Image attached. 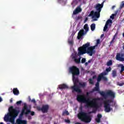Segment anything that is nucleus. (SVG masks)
<instances>
[{"mask_svg":"<svg viewBox=\"0 0 124 124\" xmlns=\"http://www.w3.org/2000/svg\"><path fill=\"white\" fill-rule=\"evenodd\" d=\"M77 100L78 102H83V103H86V106L88 108H93V111L90 113H95L97 109L99 108V105L97 102V99L96 98H93L92 100L89 98L87 99L86 98V96L84 94H78L77 95Z\"/></svg>","mask_w":124,"mask_h":124,"instance_id":"obj_1","label":"nucleus"},{"mask_svg":"<svg viewBox=\"0 0 124 124\" xmlns=\"http://www.w3.org/2000/svg\"><path fill=\"white\" fill-rule=\"evenodd\" d=\"M70 71L72 74L73 81L74 82V86L71 87L72 92L75 93V92H78V93H81V90L77 85V84L79 83V79L75 77L80 75L79 68L77 66H73L70 68Z\"/></svg>","mask_w":124,"mask_h":124,"instance_id":"obj_2","label":"nucleus"},{"mask_svg":"<svg viewBox=\"0 0 124 124\" xmlns=\"http://www.w3.org/2000/svg\"><path fill=\"white\" fill-rule=\"evenodd\" d=\"M9 113L4 116V121L9 122L12 124H15V119L18 117L20 110L17 109V108H14L13 106H11L9 109Z\"/></svg>","mask_w":124,"mask_h":124,"instance_id":"obj_3","label":"nucleus"},{"mask_svg":"<svg viewBox=\"0 0 124 124\" xmlns=\"http://www.w3.org/2000/svg\"><path fill=\"white\" fill-rule=\"evenodd\" d=\"M90 43L88 42L85 45H83L82 46H80L78 48V56H81V55H84V54H88L92 57L93 55L95 54V46H90Z\"/></svg>","mask_w":124,"mask_h":124,"instance_id":"obj_4","label":"nucleus"},{"mask_svg":"<svg viewBox=\"0 0 124 124\" xmlns=\"http://www.w3.org/2000/svg\"><path fill=\"white\" fill-rule=\"evenodd\" d=\"M104 2H105V0H104L101 4L98 3L96 4L94 6V8L96 9V12L92 11L89 16H92L93 18H99V17H100V12H101V10L103 7V5H104Z\"/></svg>","mask_w":124,"mask_h":124,"instance_id":"obj_5","label":"nucleus"},{"mask_svg":"<svg viewBox=\"0 0 124 124\" xmlns=\"http://www.w3.org/2000/svg\"><path fill=\"white\" fill-rule=\"evenodd\" d=\"M116 101L113 99H108L104 101V107L105 108V111L106 113H109L111 111H113V108L111 107H117Z\"/></svg>","mask_w":124,"mask_h":124,"instance_id":"obj_6","label":"nucleus"},{"mask_svg":"<svg viewBox=\"0 0 124 124\" xmlns=\"http://www.w3.org/2000/svg\"><path fill=\"white\" fill-rule=\"evenodd\" d=\"M99 87H95L93 90H92V93H93V92H99V93L104 97V98H107L108 96H109L111 98H115V93L113 92L111 90L108 91L106 93L103 91H100Z\"/></svg>","mask_w":124,"mask_h":124,"instance_id":"obj_7","label":"nucleus"},{"mask_svg":"<svg viewBox=\"0 0 124 124\" xmlns=\"http://www.w3.org/2000/svg\"><path fill=\"white\" fill-rule=\"evenodd\" d=\"M78 118L80 120L81 122H84L86 124H89L92 122V117L88 115V113L82 111H80L78 114Z\"/></svg>","mask_w":124,"mask_h":124,"instance_id":"obj_8","label":"nucleus"},{"mask_svg":"<svg viewBox=\"0 0 124 124\" xmlns=\"http://www.w3.org/2000/svg\"><path fill=\"white\" fill-rule=\"evenodd\" d=\"M36 108L38 111H42L43 113H47L48 110H49V105H44L42 108L40 106H37Z\"/></svg>","mask_w":124,"mask_h":124,"instance_id":"obj_9","label":"nucleus"},{"mask_svg":"<svg viewBox=\"0 0 124 124\" xmlns=\"http://www.w3.org/2000/svg\"><path fill=\"white\" fill-rule=\"evenodd\" d=\"M30 112L31 110L28 109V106L26 105H25L21 111V113L20 114V117H23L24 114L28 115Z\"/></svg>","mask_w":124,"mask_h":124,"instance_id":"obj_10","label":"nucleus"},{"mask_svg":"<svg viewBox=\"0 0 124 124\" xmlns=\"http://www.w3.org/2000/svg\"><path fill=\"white\" fill-rule=\"evenodd\" d=\"M124 57V53H117L116 56V60L117 61H119L120 62H124V58H123Z\"/></svg>","mask_w":124,"mask_h":124,"instance_id":"obj_11","label":"nucleus"},{"mask_svg":"<svg viewBox=\"0 0 124 124\" xmlns=\"http://www.w3.org/2000/svg\"><path fill=\"white\" fill-rule=\"evenodd\" d=\"M77 86H78V89H80L81 92H76V93H82V90H81L80 88H85V87H86V86H87V83L79 82V80H78V82L77 83Z\"/></svg>","mask_w":124,"mask_h":124,"instance_id":"obj_12","label":"nucleus"},{"mask_svg":"<svg viewBox=\"0 0 124 124\" xmlns=\"http://www.w3.org/2000/svg\"><path fill=\"white\" fill-rule=\"evenodd\" d=\"M85 33H85V31H84V29H82L80 30L78 34V36H77L78 39H81L82 36H83V35H84Z\"/></svg>","mask_w":124,"mask_h":124,"instance_id":"obj_13","label":"nucleus"},{"mask_svg":"<svg viewBox=\"0 0 124 124\" xmlns=\"http://www.w3.org/2000/svg\"><path fill=\"white\" fill-rule=\"evenodd\" d=\"M108 73L106 72H102L99 75L97 79V82H100L101 81V79H102V77H103V75H107Z\"/></svg>","mask_w":124,"mask_h":124,"instance_id":"obj_14","label":"nucleus"},{"mask_svg":"<svg viewBox=\"0 0 124 124\" xmlns=\"http://www.w3.org/2000/svg\"><path fill=\"white\" fill-rule=\"evenodd\" d=\"M16 123L17 124H27L28 122L26 120H23L20 118L16 120Z\"/></svg>","mask_w":124,"mask_h":124,"instance_id":"obj_15","label":"nucleus"},{"mask_svg":"<svg viewBox=\"0 0 124 124\" xmlns=\"http://www.w3.org/2000/svg\"><path fill=\"white\" fill-rule=\"evenodd\" d=\"M59 88L60 90H65V89H68V86L65 84H63L59 85Z\"/></svg>","mask_w":124,"mask_h":124,"instance_id":"obj_16","label":"nucleus"},{"mask_svg":"<svg viewBox=\"0 0 124 124\" xmlns=\"http://www.w3.org/2000/svg\"><path fill=\"white\" fill-rule=\"evenodd\" d=\"M82 11V9H81L80 7L77 8L75 10L73 11V14L74 15H76V14H78L79 12H81Z\"/></svg>","mask_w":124,"mask_h":124,"instance_id":"obj_17","label":"nucleus"},{"mask_svg":"<svg viewBox=\"0 0 124 124\" xmlns=\"http://www.w3.org/2000/svg\"><path fill=\"white\" fill-rule=\"evenodd\" d=\"M13 92L15 95H18V94L20 93L18 88H14L13 90Z\"/></svg>","mask_w":124,"mask_h":124,"instance_id":"obj_18","label":"nucleus"},{"mask_svg":"<svg viewBox=\"0 0 124 124\" xmlns=\"http://www.w3.org/2000/svg\"><path fill=\"white\" fill-rule=\"evenodd\" d=\"M73 59H74V62L76 63H80L81 62V57H79L78 59L76 57H73Z\"/></svg>","mask_w":124,"mask_h":124,"instance_id":"obj_19","label":"nucleus"},{"mask_svg":"<svg viewBox=\"0 0 124 124\" xmlns=\"http://www.w3.org/2000/svg\"><path fill=\"white\" fill-rule=\"evenodd\" d=\"M83 28L85 31V33H87L88 31H89V26L88 25V24H85Z\"/></svg>","mask_w":124,"mask_h":124,"instance_id":"obj_20","label":"nucleus"},{"mask_svg":"<svg viewBox=\"0 0 124 124\" xmlns=\"http://www.w3.org/2000/svg\"><path fill=\"white\" fill-rule=\"evenodd\" d=\"M112 76L113 78H116L117 77V71L112 70Z\"/></svg>","mask_w":124,"mask_h":124,"instance_id":"obj_21","label":"nucleus"},{"mask_svg":"<svg viewBox=\"0 0 124 124\" xmlns=\"http://www.w3.org/2000/svg\"><path fill=\"white\" fill-rule=\"evenodd\" d=\"M91 29L92 31H93L95 30V24L93 23L91 25Z\"/></svg>","mask_w":124,"mask_h":124,"instance_id":"obj_22","label":"nucleus"},{"mask_svg":"<svg viewBox=\"0 0 124 124\" xmlns=\"http://www.w3.org/2000/svg\"><path fill=\"white\" fill-rule=\"evenodd\" d=\"M116 37H117V34H115L114 36L113 37L111 41L110 42V44H112L115 42V39H116Z\"/></svg>","mask_w":124,"mask_h":124,"instance_id":"obj_23","label":"nucleus"},{"mask_svg":"<svg viewBox=\"0 0 124 124\" xmlns=\"http://www.w3.org/2000/svg\"><path fill=\"white\" fill-rule=\"evenodd\" d=\"M62 116H65V115L66 116H68L69 115V112H68V111L65 110V111H62Z\"/></svg>","mask_w":124,"mask_h":124,"instance_id":"obj_24","label":"nucleus"},{"mask_svg":"<svg viewBox=\"0 0 124 124\" xmlns=\"http://www.w3.org/2000/svg\"><path fill=\"white\" fill-rule=\"evenodd\" d=\"M119 66H120L121 67L120 73H123V72H124V65H123V64H120L119 65Z\"/></svg>","mask_w":124,"mask_h":124,"instance_id":"obj_25","label":"nucleus"},{"mask_svg":"<svg viewBox=\"0 0 124 124\" xmlns=\"http://www.w3.org/2000/svg\"><path fill=\"white\" fill-rule=\"evenodd\" d=\"M111 70H112V68H111V67H108V68L106 69V72H106V73H108L107 75H108V72H110Z\"/></svg>","mask_w":124,"mask_h":124,"instance_id":"obj_26","label":"nucleus"},{"mask_svg":"<svg viewBox=\"0 0 124 124\" xmlns=\"http://www.w3.org/2000/svg\"><path fill=\"white\" fill-rule=\"evenodd\" d=\"M113 64V62H112V60H109L108 62L107 63V65L108 66H110Z\"/></svg>","mask_w":124,"mask_h":124,"instance_id":"obj_27","label":"nucleus"},{"mask_svg":"<svg viewBox=\"0 0 124 124\" xmlns=\"http://www.w3.org/2000/svg\"><path fill=\"white\" fill-rule=\"evenodd\" d=\"M105 75H103V77H102V80L103 81H105L106 82H107L108 81V78L106 77H104Z\"/></svg>","mask_w":124,"mask_h":124,"instance_id":"obj_28","label":"nucleus"},{"mask_svg":"<svg viewBox=\"0 0 124 124\" xmlns=\"http://www.w3.org/2000/svg\"><path fill=\"white\" fill-rule=\"evenodd\" d=\"M82 18L83 17H82V16H79L76 18V21H78V20H81V19H82Z\"/></svg>","mask_w":124,"mask_h":124,"instance_id":"obj_29","label":"nucleus"},{"mask_svg":"<svg viewBox=\"0 0 124 124\" xmlns=\"http://www.w3.org/2000/svg\"><path fill=\"white\" fill-rule=\"evenodd\" d=\"M107 29H108V25L105 24V27H104L103 31H107Z\"/></svg>","mask_w":124,"mask_h":124,"instance_id":"obj_30","label":"nucleus"},{"mask_svg":"<svg viewBox=\"0 0 124 124\" xmlns=\"http://www.w3.org/2000/svg\"><path fill=\"white\" fill-rule=\"evenodd\" d=\"M110 23H112V20L111 19H108L106 23V25H108Z\"/></svg>","mask_w":124,"mask_h":124,"instance_id":"obj_31","label":"nucleus"},{"mask_svg":"<svg viewBox=\"0 0 124 124\" xmlns=\"http://www.w3.org/2000/svg\"><path fill=\"white\" fill-rule=\"evenodd\" d=\"M90 84H91V85H93V80L92 78H90L89 79Z\"/></svg>","mask_w":124,"mask_h":124,"instance_id":"obj_32","label":"nucleus"},{"mask_svg":"<svg viewBox=\"0 0 124 124\" xmlns=\"http://www.w3.org/2000/svg\"><path fill=\"white\" fill-rule=\"evenodd\" d=\"M95 121L96 122V123H97L98 124H99V123H100L101 119H100V118H96L95 119Z\"/></svg>","mask_w":124,"mask_h":124,"instance_id":"obj_33","label":"nucleus"},{"mask_svg":"<svg viewBox=\"0 0 124 124\" xmlns=\"http://www.w3.org/2000/svg\"><path fill=\"white\" fill-rule=\"evenodd\" d=\"M97 118L98 119H100L101 120V118H102V115H101L100 114H98L97 115Z\"/></svg>","mask_w":124,"mask_h":124,"instance_id":"obj_34","label":"nucleus"},{"mask_svg":"<svg viewBox=\"0 0 124 124\" xmlns=\"http://www.w3.org/2000/svg\"><path fill=\"white\" fill-rule=\"evenodd\" d=\"M21 104H22V101H18L16 103V105H21Z\"/></svg>","mask_w":124,"mask_h":124,"instance_id":"obj_35","label":"nucleus"},{"mask_svg":"<svg viewBox=\"0 0 124 124\" xmlns=\"http://www.w3.org/2000/svg\"><path fill=\"white\" fill-rule=\"evenodd\" d=\"M85 62H86L85 58H82L81 60V63H85Z\"/></svg>","mask_w":124,"mask_h":124,"instance_id":"obj_36","label":"nucleus"},{"mask_svg":"<svg viewBox=\"0 0 124 124\" xmlns=\"http://www.w3.org/2000/svg\"><path fill=\"white\" fill-rule=\"evenodd\" d=\"M121 8H123V7H124V1L122 2V4L120 5Z\"/></svg>","mask_w":124,"mask_h":124,"instance_id":"obj_37","label":"nucleus"},{"mask_svg":"<svg viewBox=\"0 0 124 124\" xmlns=\"http://www.w3.org/2000/svg\"><path fill=\"white\" fill-rule=\"evenodd\" d=\"M95 87L99 88V82H97L95 84Z\"/></svg>","mask_w":124,"mask_h":124,"instance_id":"obj_38","label":"nucleus"},{"mask_svg":"<svg viewBox=\"0 0 124 124\" xmlns=\"http://www.w3.org/2000/svg\"><path fill=\"white\" fill-rule=\"evenodd\" d=\"M65 123H66L67 124H70V120L65 119Z\"/></svg>","mask_w":124,"mask_h":124,"instance_id":"obj_39","label":"nucleus"},{"mask_svg":"<svg viewBox=\"0 0 124 124\" xmlns=\"http://www.w3.org/2000/svg\"><path fill=\"white\" fill-rule=\"evenodd\" d=\"M100 43V40L98 39L96 42V46H97Z\"/></svg>","mask_w":124,"mask_h":124,"instance_id":"obj_40","label":"nucleus"},{"mask_svg":"<svg viewBox=\"0 0 124 124\" xmlns=\"http://www.w3.org/2000/svg\"><path fill=\"white\" fill-rule=\"evenodd\" d=\"M68 42L69 44H70V45H73V41H69Z\"/></svg>","mask_w":124,"mask_h":124,"instance_id":"obj_41","label":"nucleus"},{"mask_svg":"<svg viewBox=\"0 0 124 124\" xmlns=\"http://www.w3.org/2000/svg\"><path fill=\"white\" fill-rule=\"evenodd\" d=\"M31 102H32V103H34V104L36 103V101H35V99H32L31 100Z\"/></svg>","mask_w":124,"mask_h":124,"instance_id":"obj_42","label":"nucleus"},{"mask_svg":"<svg viewBox=\"0 0 124 124\" xmlns=\"http://www.w3.org/2000/svg\"><path fill=\"white\" fill-rule=\"evenodd\" d=\"M114 17H115V14H112V15L110 16V19H114Z\"/></svg>","mask_w":124,"mask_h":124,"instance_id":"obj_43","label":"nucleus"},{"mask_svg":"<svg viewBox=\"0 0 124 124\" xmlns=\"http://www.w3.org/2000/svg\"><path fill=\"white\" fill-rule=\"evenodd\" d=\"M30 113H31V116H34V111H31Z\"/></svg>","mask_w":124,"mask_h":124,"instance_id":"obj_44","label":"nucleus"},{"mask_svg":"<svg viewBox=\"0 0 124 124\" xmlns=\"http://www.w3.org/2000/svg\"><path fill=\"white\" fill-rule=\"evenodd\" d=\"M92 62H93V59L89 60L87 62H88V63H91Z\"/></svg>","mask_w":124,"mask_h":124,"instance_id":"obj_45","label":"nucleus"},{"mask_svg":"<svg viewBox=\"0 0 124 124\" xmlns=\"http://www.w3.org/2000/svg\"><path fill=\"white\" fill-rule=\"evenodd\" d=\"M118 85H119V86H120V87H122V86H124V83H119Z\"/></svg>","mask_w":124,"mask_h":124,"instance_id":"obj_46","label":"nucleus"},{"mask_svg":"<svg viewBox=\"0 0 124 124\" xmlns=\"http://www.w3.org/2000/svg\"><path fill=\"white\" fill-rule=\"evenodd\" d=\"M93 79H96V76L94 75L93 77Z\"/></svg>","mask_w":124,"mask_h":124,"instance_id":"obj_47","label":"nucleus"},{"mask_svg":"<svg viewBox=\"0 0 124 124\" xmlns=\"http://www.w3.org/2000/svg\"><path fill=\"white\" fill-rule=\"evenodd\" d=\"M61 1H63V0H58V2L59 3H61Z\"/></svg>","mask_w":124,"mask_h":124,"instance_id":"obj_48","label":"nucleus"},{"mask_svg":"<svg viewBox=\"0 0 124 124\" xmlns=\"http://www.w3.org/2000/svg\"><path fill=\"white\" fill-rule=\"evenodd\" d=\"M85 65L87 66V65H89V62H86L85 63Z\"/></svg>","mask_w":124,"mask_h":124,"instance_id":"obj_49","label":"nucleus"},{"mask_svg":"<svg viewBox=\"0 0 124 124\" xmlns=\"http://www.w3.org/2000/svg\"><path fill=\"white\" fill-rule=\"evenodd\" d=\"M89 94H90V93L89 92H87L86 93V95H87V96H89Z\"/></svg>","mask_w":124,"mask_h":124,"instance_id":"obj_50","label":"nucleus"},{"mask_svg":"<svg viewBox=\"0 0 124 124\" xmlns=\"http://www.w3.org/2000/svg\"><path fill=\"white\" fill-rule=\"evenodd\" d=\"M2 100V98H1V97H0V102H1Z\"/></svg>","mask_w":124,"mask_h":124,"instance_id":"obj_51","label":"nucleus"},{"mask_svg":"<svg viewBox=\"0 0 124 124\" xmlns=\"http://www.w3.org/2000/svg\"><path fill=\"white\" fill-rule=\"evenodd\" d=\"M10 102H11V103H12V102H13V100L12 99H11L10 100Z\"/></svg>","mask_w":124,"mask_h":124,"instance_id":"obj_52","label":"nucleus"},{"mask_svg":"<svg viewBox=\"0 0 124 124\" xmlns=\"http://www.w3.org/2000/svg\"><path fill=\"white\" fill-rule=\"evenodd\" d=\"M97 19L96 18H95L93 19V21H97Z\"/></svg>","mask_w":124,"mask_h":124,"instance_id":"obj_53","label":"nucleus"},{"mask_svg":"<svg viewBox=\"0 0 124 124\" xmlns=\"http://www.w3.org/2000/svg\"><path fill=\"white\" fill-rule=\"evenodd\" d=\"M114 8H115V6H112V9H114Z\"/></svg>","mask_w":124,"mask_h":124,"instance_id":"obj_54","label":"nucleus"},{"mask_svg":"<svg viewBox=\"0 0 124 124\" xmlns=\"http://www.w3.org/2000/svg\"><path fill=\"white\" fill-rule=\"evenodd\" d=\"M88 20V17H86V18H85V21H87Z\"/></svg>","mask_w":124,"mask_h":124,"instance_id":"obj_55","label":"nucleus"},{"mask_svg":"<svg viewBox=\"0 0 124 124\" xmlns=\"http://www.w3.org/2000/svg\"><path fill=\"white\" fill-rule=\"evenodd\" d=\"M102 36H104V34H102V35H101V37H102Z\"/></svg>","mask_w":124,"mask_h":124,"instance_id":"obj_56","label":"nucleus"},{"mask_svg":"<svg viewBox=\"0 0 124 124\" xmlns=\"http://www.w3.org/2000/svg\"><path fill=\"white\" fill-rule=\"evenodd\" d=\"M0 124H3V123L1 122V123H0Z\"/></svg>","mask_w":124,"mask_h":124,"instance_id":"obj_57","label":"nucleus"}]
</instances>
